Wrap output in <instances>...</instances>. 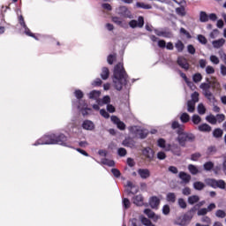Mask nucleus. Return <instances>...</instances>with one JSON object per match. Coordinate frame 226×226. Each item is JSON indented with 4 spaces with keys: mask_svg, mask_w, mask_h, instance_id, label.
<instances>
[{
    "mask_svg": "<svg viewBox=\"0 0 226 226\" xmlns=\"http://www.w3.org/2000/svg\"><path fill=\"white\" fill-rule=\"evenodd\" d=\"M113 86L117 91H121L123 87L128 86V73L124 70L123 64L118 63L113 71Z\"/></svg>",
    "mask_w": 226,
    "mask_h": 226,
    "instance_id": "nucleus-2",
    "label": "nucleus"
},
{
    "mask_svg": "<svg viewBox=\"0 0 226 226\" xmlns=\"http://www.w3.org/2000/svg\"><path fill=\"white\" fill-rule=\"evenodd\" d=\"M102 165H107V167H116V162L114 160H109L107 158H104L101 162Z\"/></svg>",
    "mask_w": 226,
    "mask_h": 226,
    "instance_id": "nucleus-29",
    "label": "nucleus"
},
{
    "mask_svg": "<svg viewBox=\"0 0 226 226\" xmlns=\"http://www.w3.org/2000/svg\"><path fill=\"white\" fill-rule=\"evenodd\" d=\"M117 154H118V156L123 157L125 154H127V152H126L125 148L120 147L117 149Z\"/></svg>",
    "mask_w": 226,
    "mask_h": 226,
    "instance_id": "nucleus-63",
    "label": "nucleus"
},
{
    "mask_svg": "<svg viewBox=\"0 0 226 226\" xmlns=\"http://www.w3.org/2000/svg\"><path fill=\"white\" fill-rule=\"evenodd\" d=\"M161 36L163 38H171L172 37V32L169 31V28L162 29Z\"/></svg>",
    "mask_w": 226,
    "mask_h": 226,
    "instance_id": "nucleus-39",
    "label": "nucleus"
},
{
    "mask_svg": "<svg viewBox=\"0 0 226 226\" xmlns=\"http://www.w3.org/2000/svg\"><path fill=\"white\" fill-rule=\"evenodd\" d=\"M213 137H215V139H222V137H223V130L220 128L215 129L213 131Z\"/></svg>",
    "mask_w": 226,
    "mask_h": 226,
    "instance_id": "nucleus-26",
    "label": "nucleus"
},
{
    "mask_svg": "<svg viewBox=\"0 0 226 226\" xmlns=\"http://www.w3.org/2000/svg\"><path fill=\"white\" fill-rule=\"evenodd\" d=\"M109 76L110 71L107 67H102L101 72V79H102V80H107V79H109Z\"/></svg>",
    "mask_w": 226,
    "mask_h": 226,
    "instance_id": "nucleus-22",
    "label": "nucleus"
},
{
    "mask_svg": "<svg viewBox=\"0 0 226 226\" xmlns=\"http://www.w3.org/2000/svg\"><path fill=\"white\" fill-rule=\"evenodd\" d=\"M206 119L211 124H216V117H215L214 115L207 116Z\"/></svg>",
    "mask_w": 226,
    "mask_h": 226,
    "instance_id": "nucleus-54",
    "label": "nucleus"
},
{
    "mask_svg": "<svg viewBox=\"0 0 226 226\" xmlns=\"http://www.w3.org/2000/svg\"><path fill=\"white\" fill-rule=\"evenodd\" d=\"M199 200H200V197L197 195L189 196L187 199V202L188 204H190V206H195V204H197Z\"/></svg>",
    "mask_w": 226,
    "mask_h": 226,
    "instance_id": "nucleus-20",
    "label": "nucleus"
},
{
    "mask_svg": "<svg viewBox=\"0 0 226 226\" xmlns=\"http://www.w3.org/2000/svg\"><path fill=\"white\" fill-rule=\"evenodd\" d=\"M129 26L132 27V29H135V27H144V17L139 16L138 18V21L135 19H132L129 22Z\"/></svg>",
    "mask_w": 226,
    "mask_h": 226,
    "instance_id": "nucleus-6",
    "label": "nucleus"
},
{
    "mask_svg": "<svg viewBox=\"0 0 226 226\" xmlns=\"http://www.w3.org/2000/svg\"><path fill=\"white\" fill-rule=\"evenodd\" d=\"M187 52L189 54H192V56H193L195 54V52H196L195 47H193V45H192V44H189L187 46Z\"/></svg>",
    "mask_w": 226,
    "mask_h": 226,
    "instance_id": "nucleus-62",
    "label": "nucleus"
},
{
    "mask_svg": "<svg viewBox=\"0 0 226 226\" xmlns=\"http://www.w3.org/2000/svg\"><path fill=\"white\" fill-rule=\"evenodd\" d=\"M137 8H142V10H153V5L151 4H146L142 2H137L136 3Z\"/></svg>",
    "mask_w": 226,
    "mask_h": 226,
    "instance_id": "nucleus-27",
    "label": "nucleus"
},
{
    "mask_svg": "<svg viewBox=\"0 0 226 226\" xmlns=\"http://www.w3.org/2000/svg\"><path fill=\"white\" fill-rule=\"evenodd\" d=\"M142 154H143V156H146V158H147V160H149V162H153V160L154 158V150H153L149 147H145L142 150Z\"/></svg>",
    "mask_w": 226,
    "mask_h": 226,
    "instance_id": "nucleus-8",
    "label": "nucleus"
},
{
    "mask_svg": "<svg viewBox=\"0 0 226 226\" xmlns=\"http://www.w3.org/2000/svg\"><path fill=\"white\" fill-rule=\"evenodd\" d=\"M117 59V55L116 54H110L107 57V61L109 64H114V61Z\"/></svg>",
    "mask_w": 226,
    "mask_h": 226,
    "instance_id": "nucleus-48",
    "label": "nucleus"
},
{
    "mask_svg": "<svg viewBox=\"0 0 226 226\" xmlns=\"http://www.w3.org/2000/svg\"><path fill=\"white\" fill-rule=\"evenodd\" d=\"M96 103L102 107V105H109L110 103V96L105 95L102 99H97Z\"/></svg>",
    "mask_w": 226,
    "mask_h": 226,
    "instance_id": "nucleus-16",
    "label": "nucleus"
},
{
    "mask_svg": "<svg viewBox=\"0 0 226 226\" xmlns=\"http://www.w3.org/2000/svg\"><path fill=\"white\" fill-rule=\"evenodd\" d=\"M175 48L177 49V52H183L185 50V44L181 41H177L175 43Z\"/></svg>",
    "mask_w": 226,
    "mask_h": 226,
    "instance_id": "nucleus-34",
    "label": "nucleus"
},
{
    "mask_svg": "<svg viewBox=\"0 0 226 226\" xmlns=\"http://www.w3.org/2000/svg\"><path fill=\"white\" fill-rule=\"evenodd\" d=\"M198 216H206L207 215V208H200L196 211Z\"/></svg>",
    "mask_w": 226,
    "mask_h": 226,
    "instance_id": "nucleus-57",
    "label": "nucleus"
},
{
    "mask_svg": "<svg viewBox=\"0 0 226 226\" xmlns=\"http://www.w3.org/2000/svg\"><path fill=\"white\" fill-rule=\"evenodd\" d=\"M81 127L83 128V130H87L88 132H93V130H94L95 125L94 123L91 120H84Z\"/></svg>",
    "mask_w": 226,
    "mask_h": 226,
    "instance_id": "nucleus-11",
    "label": "nucleus"
},
{
    "mask_svg": "<svg viewBox=\"0 0 226 226\" xmlns=\"http://www.w3.org/2000/svg\"><path fill=\"white\" fill-rule=\"evenodd\" d=\"M122 204H123L124 209H130L131 202L128 198H124L122 200Z\"/></svg>",
    "mask_w": 226,
    "mask_h": 226,
    "instance_id": "nucleus-43",
    "label": "nucleus"
},
{
    "mask_svg": "<svg viewBox=\"0 0 226 226\" xmlns=\"http://www.w3.org/2000/svg\"><path fill=\"white\" fill-rule=\"evenodd\" d=\"M176 13L180 17H185L186 15V11H185V5H181V7H177L176 9Z\"/></svg>",
    "mask_w": 226,
    "mask_h": 226,
    "instance_id": "nucleus-37",
    "label": "nucleus"
},
{
    "mask_svg": "<svg viewBox=\"0 0 226 226\" xmlns=\"http://www.w3.org/2000/svg\"><path fill=\"white\" fill-rule=\"evenodd\" d=\"M203 169L206 170V172H210V170H213L215 169V162L208 161L203 164Z\"/></svg>",
    "mask_w": 226,
    "mask_h": 226,
    "instance_id": "nucleus-24",
    "label": "nucleus"
},
{
    "mask_svg": "<svg viewBox=\"0 0 226 226\" xmlns=\"http://www.w3.org/2000/svg\"><path fill=\"white\" fill-rule=\"evenodd\" d=\"M178 206L181 207V209H186L187 204L186 201H185V199L179 198L178 199Z\"/></svg>",
    "mask_w": 226,
    "mask_h": 226,
    "instance_id": "nucleus-52",
    "label": "nucleus"
},
{
    "mask_svg": "<svg viewBox=\"0 0 226 226\" xmlns=\"http://www.w3.org/2000/svg\"><path fill=\"white\" fill-rule=\"evenodd\" d=\"M192 100L190 102H194V103H198L199 102V92H194L191 95Z\"/></svg>",
    "mask_w": 226,
    "mask_h": 226,
    "instance_id": "nucleus-56",
    "label": "nucleus"
},
{
    "mask_svg": "<svg viewBox=\"0 0 226 226\" xmlns=\"http://www.w3.org/2000/svg\"><path fill=\"white\" fill-rule=\"evenodd\" d=\"M180 121L181 123H188L190 121V115L188 113H182L180 116Z\"/></svg>",
    "mask_w": 226,
    "mask_h": 226,
    "instance_id": "nucleus-40",
    "label": "nucleus"
},
{
    "mask_svg": "<svg viewBox=\"0 0 226 226\" xmlns=\"http://www.w3.org/2000/svg\"><path fill=\"white\" fill-rule=\"evenodd\" d=\"M209 84L213 89H220V83L216 79H213L212 81H209Z\"/></svg>",
    "mask_w": 226,
    "mask_h": 226,
    "instance_id": "nucleus-50",
    "label": "nucleus"
},
{
    "mask_svg": "<svg viewBox=\"0 0 226 226\" xmlns=\"http://www.w3.org/2000/svg\"><path fill=\"white\" fill-rule=\"evenodd\" d=\"M208 21H209V16L206 11H201L200 12V22H208Z\"/></svg>",
    "mask_w": 226,
    "mask_h": 226,
    "instance_id": "nucleus-28",
    "label": "nucleus"
},
{
    "mask_svg": "<svg viewBox=\"0 0 226 226\" xmlns=\"http://www.w3.org/2000/svg\"><path fill=\"white\" fill-rule=\"evenodd\" d=\"M117 128L121 131L126 130V124L123 121H118L117 124Z\"/></svg>",
    "mask_w": 226,
    "mask_h": 226,
    "instance_id": "nucleus-59",
    "label": "nucleus"
},
{
    "mask_svg": "<svg viewBox=\"0 0 226 226\" xmlns=\"http://www.w3.org/2000/svg\"><path fill=\"white\" fill-rule=\"evenodd\" d=\"M112 22H114V24H117V26H119L120 27H128V25H126V23H124L123 19L119 17H113Z\"/></svg>",
    "mask_w": 226,
    "mask_h": 226,
    "instance_id": "nucleus-21",
    "label": "nucleus"
},
{
    "mask_svg": "<svg viewBox=\"0 0 226 226\" xmlns=\"http://www.w3.org/2000/svg\"><path fill=\"white\" fill-rule=\"evenodd\" d=\"M192 121L193 124H199L200 123V121H202V118H200V116H199V115H193L192 117Z\"/></svg>",
    "mask_w": 226,
    "mask_h": 226,
    "instance_id": "nucleus-49",
    "label": "nucleus"
},
{
    "mask_svg": "<svg viewBox=\"0 0 226 226\" xmlns=\"http://www.w3.org/2000/svg\"><path fill=\"white\" fill-rule=\"evenodd\" d=\"M140 222L142 225H145V226H150L153 223L151 220H149L147 217H145V216L140 217Z\"/></svg>",
    "mask_w": 226,
    "mask_h": 226,
    "instance_id": "nucleus-41",
    "label": "nucleus"
},
{
    "mask_svg": "<svg viewBox=\"0 0 226 226\" xmlns=\"http://www.w3.org/2000/svg\"><path fill=\"white\" fill-rule=\"evenodd\" d=\"M192 80L193 82H195V84H198V82H200V80H202V74H200V72L195 73L192 76Z\"/></svg>",
    "mask_w": 226,
    "mask_h": 226,
    "instance_id": "nucleus-46",
    "label": "nucleus"
},
{
    "mask_svg": "<svg viewBox=\"0 0 226 226\" xmlns=\"http://www.w3.org/2000/svg\"><path fill=\"white\" fill-rule=\"evenodd\" d=\"M165 144H166V141H165V139H162V138H161V139H159L157 140V146H158L159 147H162V149H164Z\"/></svg>",
    "mask_w": 226,
    "mask_h": 226,
    "instance_id": "nucleus-61",
    "label": "nucleus"
},
{
    "mask_svg": "<svg viewBox=\"0 0 226 226\" xmlns=\"http://www.w3.org/2000/svg\"><path fill=\"white\" fill-rule=\"evenodd\" d=\"M195 103L193 101H188L187 102V111L191 114H193L195 112Z\"/></svg>",
    "mask_w": 226,
    "mask_h": 226,
    "instance_id": "nucleus-31",
    "label": "nucleus"
},
{
    "mask_svg": "<svg viewBox=\"0 0 226 226\" xmlns=\"http://www.w3.org/2000/svg\"><path fill=\"white\" fill-rule=\"evenodd\" d=\"M197 138L195 134L192 132H185L180 134V137L177 138V140L181 147H186V142L193 143Z\"/></svg>",
    "mask_w": 226,
    "mask_h": 226,
    "instance_id": "nucleus-3",
    "label": "nucleus"
},
{
    "mask_svg": "<svg viewBox=\"0 0 226 226\" xmlns=\"http://www.w3.org/2000/svg\"><path fill=\"white\" fill-rule=\"evenodd\" d=\"M117 13L120 17H124V19H132V11L128 9V7L124 5H121L117 9Z\"/></svg>",
    "mask_w": 226,
    "mask_h": 226,
    "instance_id": "nucleus-5",
    "label": "nucleus"
},
{
    "mask_svg": "<svg viewBox=\"0 0 226 226\" xmlns=\"http://www.w3.org/2000/svg\"><path fill=\"white\" fill-rule=\"evenodd\" d=\"M74 96H75V98H77V100H79V105L84 103V101H81V99L84 98V92H82V90H80V89L75 90Z\"/></svg>",
    "mask_w": 226,
    "mask_h": 226,
    "instance_id": "nucleus-19",
    "label": "nucleus"
},
{
    "mask_svg": "<svg viewBox=\"0 0 226 226\" xmlns=\"http://www.w3.org/2000/svg\"><path fill=\"white\" fill-rule=\"evenodd\" d=\"M215 216H216L217 218H225L226 213H225L224 210L218 209V210H216V212H215Z\"/></svg>",
    "mask_w": 226,
    "mask_h": 226,
    "instance_id": "nucleus-53",
    "label": "nucleus"
},
{
    "mask_svg": "<svg viewBox=\"0 0 226 226\" xmlns=\"http://www.w3.org/2000/svg\"><path fill=\"white\" fill-rule=\"evenodd\" d=\"M207 82L208 83H201L200 88L203 91H208L211 89V83H209V78H207Z\"/></svg>",
    "mask_w": 226,
    "mask_h": 226,
    "instance_id": "nucleus-33",
    "label": "nucleus"
},
{
    "mask_svg": "<svg viewBox=\"0 0 226 226\" xmlns=\"http://www.w3.org/2000/svg\"><path fill=\"white\" fill-rule=\"evenodd\" d=\"M215 188H220V190H225L226 183L222 179L217 180V185H215Z\"/></svg>",
    "mask_w": 226,
    "mask_h": 226,
    "instance_id": "nucleus-45",
    "label": "nucleus"
},
{
    "mask_svg": "<svg viewBox=\"0 0 226 226\" xmlns=\"http://www.w3.org/2000/svg\"><path fill=\"white\" fill-rule=\"evenodd\" d=\"M198 113L200 115V116H204V114H206V107L204 106L203 103H200L198 105Z\"/></svg>",
    "mask_w": 226,
    "mask_h": 226,
    "instance_id": "nucleus-47",
    "label": "nucleus"
},
{
    "mask_svg": "<svg viewBox=\"0 0 226 226\" xmlns=\"http://www.w3.org/2000/svg\"><path fill=\"white\" fill-rule=\"evenodd\" d=\"M132 202L135 206H144V197H142V194L136 195L132 198Z\"/></svg>",
    "mask_w": 226,
    "mask_h": 226,
    "instance_id": "nucleus-15",
    "label": "nucleus"
},
{
    "mask_svg": "<svg viewBox=\"0 0 226 226\" xmlns=\"http://www.w3.org/2000/svg\"><path fill=\"white\" fill-rule=\"evenodd\" d=\"M166 200L168 202H172V204H174V202H176V193L174 192H169L166 195Z\"/></svg>",
    "mask_w": 226,
    "mask_h": 226,
    "instance_id": "nucleus-35",
    "label": "nucleus"
},
{
    "mask_svg": "<svg viewBox=\"0 0 226 226\" xmlns=\"http://www.w3.org/2000/svg\"><path fill=\"white\" fill-rule=\"evenodd\" d=\"M145 215L148 217V218H154V212H153V210H151L150 208H146L144 210Z\"/></svg>",
    "mask_w": 226,
    "mask_h": 226,
    "instance_id": "nucleus-51",
    "label": "nucleus"
},
{
    "mask_svg": "<svg viewBox=\"0 0 226 226\" xmlns=\"http://www.w3.org/2000/svg\"><path fill=\"white\" fill-rule=\"evenodd\" d=\"M176 225H179V226H186L189 225L188 222H185V219H183V217L181 219H178L176 222Z\"/></svg>",
    "mask_w": 226,
    "mask_h": 226,
    "instance_id": "nucleus-64",
    "label": "nucleus"
},
{
    "mask_svg": "<svg viewBox=\"0 0 226 226\" xmlns=\"http://www.w3.org/2000/svg\"><path fill=\"white\" fill-rule=\"evenodd\" d=\"M170 151L176 156H181V147H179V146L175 145V146L171 147Z\"/></svg>",
    "mask_w": 226,
    "mask_h": 226,
    "instance_id": "nucleus-32",
    "label": "nucleus"
},
{
    "mask_svg": "<svg viewBox=\"0 0 226 226\" xmlns=\"http://www.w3.org/2000/svg\"><path fill=\"white\" fill-rule=\"evenodd\" d=\"M58 145L64 147H73L68 142V137L64 133H50L42 136L33 146Z\"/></svg>",
    "mask_w": 226,
    "mask_h": 226,
    "instance_id": "nucleus-1",
    "label": "nucleus"
},
{
    "mask_svg": "<svg viewBox=\"0 0 226 226\" xmlns=\"http://www.w3.org/2000/svg\"><path fill=\"white\" fill-rule=\"evenodd\" d=\"M197 40L200 41V43H201V45H206L207 43V39L202 34H198Z\"/></svg>",
    "mask_w": 226,
    "mask_h": 226,
    "instance_id": "nucleus-42",
    "label": "nucleus"
},
{
    "mask_svg": "<svg viewBox=\"0 0 226 226\" xmlns=\"http://www.w3.org/2000/svg\"><path fill=\"white\" fill-rule=\"evenodd\" d=\"M162 214H164L166 216L170 215V207L169 205H164L162 207Z\"/></svg>",
    "mask_w": 226,
    "mask_h": 226,
    "instance_id": "nucleus-60",
    "label": "nucleus"
},
{
    "mask_svg": "<svg viewBox=\"0 0 226 226\" xmlns=\"http://www.w3.org/2000/svg\"><path fill=\"white\" fill-rule=\"evenodd\" d=\"M178 177L180 179H182L183 183H185V185H188V183H190V181H192V176L185 171H180L178 174Z\"/></svg>",
    "mask_w": 226,
    "mask_h": 226,
    "instance_id": "nucleus-12",
    "label": "nucleus"
},
{
    "mask_svg": "<svg viewBox=\"0 0 226 226\" xmlns=\"http://www.w3.org/2000/svg\"><path fill=\"white\" fill-rule=\"evenodd\" d=\"M195 214L196 212L191 208L183 215L182 219H184V222H187V224H190V222H192Z\"/></svg>",
    "mask_w": 226,
    "mask_h": 226,
    "instance_id": "nucleus-10",
    "label": "nucleus"
},
{
    "mask_svg": "<svg viewBox=\"0 0 226 226\" xmlns=\"http://www.w3.org/2000/svg\"><path fill=\"white\" fill-rule=\"evenodd\" d=\"M188 170L192 174V176H197V174H199V169H197L193 164L188 165Z\"/></svg>",
    "mask_w": 226,
    "mask_h": 226,
    "instance_id": "nucleus-36",
    "label": "nucleus"
},
{
    "mask_svg": "<svg viewBox=\"0 0 226 226\" xmlns=\"http://www.w3.org/2000/svg\"><path fill=\"white\" fill-rule=\"evenodd\" d=\"M193 188H194V190L200 192V191L204 190V188H206V184L202 183L200 181L194 182Z\"/></svg>",
    "mask_w": 226,
    "mask_h": 226,
    "instance_id": "nucleus-25",
    "label": "nucleus"
},
{
    "mask_svg": "<svg viewBox=\"0 0 226 226\" xmlns=\"http://www.w3.org/2000/svg\"><path fill=\"white\" fill-rule=\"evenodd\" d=\"M215 153H216V147L215 146H211V147H208L207 149V154L208 156H210L211 154H215Z\"/></svg>",
    "mask_w": 226,
    "mask_h": 226,
    "instance_id": "nucleus-55",
    "label": "nucleus"
},
{
    "mask_svg": "<svg viewBox=\"0 0 226 226\" xmlns=\"http://www.w3.org/2000/svg\"><path fill=\"white\" fill-rule=\"evenodd\" d=\"M102 94V92L100 90H92L89 94H88V98L90 100H99L100 99V95Z\"/></svg>",
    "mask_w": 226,
    "mask_h": 226,
    "instance_id": "nucleus-17",
    "label": "nucleus"
},
{
    "mask_svg": "<svg viewBox=\"0 0 226 226\" xmlns=\"http://www.w3.org/2000/svg\"><path fill=\"white\" fill-rule=\"evenodd\" d=\"M138 174L141 177V179H147L151 177V171L148 169H139Z\"/></svg>",
    "mask_w": 226,
    "mask_h": 226,
    "instance_id": "nucleus-13",
    "label": "nucleus"
},
{
    "mask_svg": "<svg viewBox=\"0 0 226 226\" xmlns=\"http://www.w3.org/2000/svg\"><path fill=\"white\" fill-rule=\"evenodd\" d=\"M202 154L200 153H194L191 154V160L192 162H199V158H200Z\"/></svg>",
    "mask_w": 226,
    "mask_h": 226,
    "instance_id": "nucleus-58",
    "label": "nucleus"
},
{
    "mask_svg": "<svg viewBox=\"0 0 226 226\" xmlns=\"http://www.w3.org/2000/svg\"><path fill=\"white\" fill-rule=\"evenodd\" d=\"M78 109L79 112L82 114V116L84 117L88 116L89 112L93 110L91 108H87V103H86V102H83V103L80 104V101H79V104L78 105ZM87 110L89 112H87Z\"/></svg>",
    "mask_w": 226,
    "mask_h": 226,
    "instance_id": "nucleus-9",
    "label": "nucleus"
},
{
    "mask_svg": "<svg viewBox=\"0 0 226 226\" xmlns=\"http://www.w3.org/2000/svg\"><path fill=\"white\" fill-rule=\"evenodd\" d=\"M206 204V200H201L199 203H196L191 209L197 213Z\"/></svg>",
    "mask_w": 226,
    "mask_h": 226,
    "instance_id": "nucleus-38",
    "label": "nucleus"
},
{
    "mask_svg": "<svg viewBox=\"0 0 226 226\" xmlns=\"http://www.w3.org/2000/svg\"><path fill=\"white\" fill-rule=\"evenodd\" d=\"M177 63L180 68H183V70H185V72H188L190 70V64H188V60H186L185 57L178 56Z\"/></svg>",
    "mask_w": 226,
    "mask_h": 226,
    "instance_id": "nucleus-7",
    "label": "nucleus"
},
{
    "mask_svg": "<svg viewBox=\"0 0 226 226\" xmlns=\"http://www.w3.org/2000/svg\"><path fill=\"white\" fill-rule=\"evenodd\" d=\"M218 180L215 178H207L205 179V183L207 186H210L211 188L216 189V185H217Z\"/></svg>",
    "mask_w": 226,
    "mask_h": 226,
    "instance_id": "nucleus-23",
    "label": "nucleus"
},
{
    "mask_svg": "<svg viewBox=\"0 0 226 226\" xmlns=\"http://www.w3.org/2000/svg\"><path fill=\"white\" fill-rule=\"evenodd\" d=\"M198 130L200 132H211V127L207 124H202L198 126Z\"/></svg>",
    "mask_w": 226,
    "mask_h": 226,
    "instance_id": "nucleus-30",
    "label": "nucleus"
},
{
    "mask_svg": "<svg viewBox=\"0 0 226 226\" xmlns=\"http://www.w3.org/2000/svg\"><path fill=\"white\" fill-rule=\"evenodd\" d=\"M204 95H205V97H206L207 99L209 100V102H211L212 100H213V101L216 100V99L215 98V95H213V93H211V91H209V90H205Z\"/></svg>",
    "mask_w": 226,
    "mask_h": 226,
    "instance_id": "nucleus-44",
    "label": "nucleus"
},
{
    "mask_svg": "<svg viewBox=\"0 0 226 226\" xmlns=\"http://www.w3.org/2000/svg\"><path fill=\"white\" fill-rule=\"evenodd\" d=\"M214 49H220L225 45V39L221 38L212 41Z\"/></svg>",
    "mask_w": 226,
    "mask_h": 226,
    "instance_id": "nucleus-18",
    "label": "nucleus"
},
{
    "mask_svg": "<svg viewBox=\"0 0 226 226\" xmlns=\"http://www.w3.org/2000/svg\"><path fill=\"white\" fill-rule=\"evenodd\" d=\"M129 131L131 133H134V135H138L139 139H144L149 135V131L147 129H140L137 125H133L129 127Z\"/></svg>",
    "mask_w": 226,
    "mask_h": 226,
    "instance_id": "nucleus-4",
    "label": "nucleus"
},
{
    "mask_svg": "<svg viewBox=\"0 0 226 226\" xmlns=\"http://www.w3.org/2000/svg\"><path fill=\"white\" fill-rule=\"evenodd\" d=\"M149 206L152 209H156L160 206V200L156 196L150 197Z\"/></svg>",
    "mask_w": 226,
    "mask_h": 226,
    "instance_id": "nucleus-14",
    "label": "nucleus"
}]
</instances>
